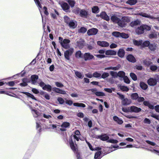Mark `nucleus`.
I'll return each instance as SVG.
<instances>
[{"mask_svg":"<svg viewBox=\"0 0 159 159\" xmlns=\"http://www.w3.org/2000/svg\"><path fill=\"white\" fill-rule=\"evenodd\" d=\"M80 133L78 130L75 131V134L71 136L69 139V144L71 149L74 152H76L77 151V145L75 143V140L78 141L79 139L83 140L80 136Z\"/></svg>","mask_w":159,"mask_h":159,"instance_id":"nucleus-1","label":"nucleus"},{"mask_svg":"<svg viewBox=\"0 0 159 159\" xmlns=\"http://www.w3.org/2000/svg\"><path fill=\"white\" fill-rule=\"evenodd\" d=\"M151 29V26L145 24H143L136 29L135 32L138 34H141L144 33V30L149 31Z\"/></svg>","mask_w":159,"mask_h":159,"instance_id":"nucleus-2","label":"nucleus"},{"mask_svg":"<svg viewBox=\"0 0 159 159\" xmlns=\"http://www.w3.org/2000/svg\"><path fill=\"white\" fill-rule=\"evenodd\" d=\"M73 11L75 14H79L81 17L87 18L89 16L88 12L84 9H81L77 8L74 9Z\"/></svg>","mask_w":159,"mask_h":159,"instance_id":"nucleus-3","label":"nucleus"},{"mask_svg":"<svg viewBox=\"0 0 159 159\" xmlns=\"http://www.w3.org/2000/svg\"><path fill=\"white\" fill-rule=\"evenodd\" d=\"M130 21V18L129 17L126 16L122 17L120 19V21L119 24V27L123 28L125 27L127 23Z\"/></svg>","mask_w":159,"mask_h":159,"instance_id":"nucleus-4","label":"nucleus"},{"mask_svg":"<svg viewBox=\"0 0 159 159\" xmlns=\"http://www.w3.org/2000/svg\"><path fill=\"white\" fill-rule=\"evenodd\" d=\"M136 15L141 16L144 17L151 19L153 20H157L159 21V17H155L150 14H148L147 13H144L143 12L139 13Z\"/></svg>","mask_w":159,"mask_h":159,"instance_id":"nucleus-5","label":"nucleus"},{"mask_svg":"<svg viewBox=\"0 0 159 159\" xmlns=\"http://www.w3.org/2000/svg\"><path fill=\"white\" fill-rule=\"evenodd\" d=\"M70 41L68 39H64L62 42H60V44L61 46L64 48L67 49L70 48V46L69 44Z\"/></svg>","mask_w":159,"mask_h":159,"instance_id":"nucleus-6","label":"nucleus"},{"mask_svg":"<svg viewBox=\"0 0 159 159\" xmlns=\"http://www.w3.org/2000/svg\"><path fill=\"white\" fill-rule=\"evenodd\" d=\"M74 49L73 48H71L66 51L64 53V55L65 58L67 60H70V56H71L73 53Z\"/></svg>","mask_w":159,"mask_h":159,"instance_id":"nucleus-7","label":"nucleus"},{"mask_svg":"<svg viewBox=\"0 0 159 159\" xmlns=\"http://www.w3.org/2000/svg\"><path fill=\"white\" fill-rule=\"evenodd\" d=\"M98 31V30L97 29L93 28L88 30L87 33L89 36L95 35L97 34Z\"/></svg>","mask_w":159,"mask_h":159,"instance_id":"nucleus-8","label":"nucleus"},{"mask_svg":"<svg viewBox=\"0 0 159 159\" xmlns=\"http://www.w3.org/2000/svg\"><path fill=\"white\" fill-rule=\"evenodd\" d=\"M111 19L113 22L117 23L119 26V24L120 21V18H118L115 15H114L111 16Z\"/></svg>","mask_w":159,"mask_h":159,"instance_id":"nucleus-9","label":"nucleus"},{"mask_svg":"<svg viewBox=\"0 0 159 159\" xmlns=\"http://www.w3.org/2000/svg\"><path fill=\"white\" fill-rule=\"evenodd\" d=\"M100 17L102 19L107 21H108L110 20L109 16L107 15L106 12L105 11L101 12L99 15Z\"/></svg>","mask_w":159,"mask_h":159,"instance_id":"nucleus-10","label":"nucleus"},{"mask_svg":"<svg viewBox=\"0 0 159 159\" xmlns=\"http://www.w3.org/2000/svg\"><path fill=\"white\" fill-rule=\"evenodd\" d=\"M84 58L85 61L89 60L94 58V56L89 53H86L84 55Z\"/></svg>","mask_w":159,"mask_h":159,"instance_id":"nucleus-11","label":"nucleus"},{"mask_svg":"<svg viewBox=\"0 0 159 159\" xmlns=\"http://www.w3.org/2000/svg\"><path fill=\"white\" fill-rule=\"evenodd\" d=\"M97 44L99 46L104 47H107L109 45V44L108 42L104 41H98L97 42Z\"/></svg>","mask_w":159,"mask_h":159,"instance_id":"nucleus-12","label":"nucleus"},{"mask_svg":"<svg viewBox=\"0 0 159 159\" xmlns=\"http://www.w3.org/2000/svg\"><path fill=\"white\" fill-rule=\"evenodd\" d=\"M148 83L150 85L154 86L156 84L157 81L156 79L151 78L148 80Z\"/></svg>","mask_w":159,"mask_h":159,"instance_id":"nucleus-13","label":"nucleus"},{"mask_svg":"<svg viewBox=\"0 0 159 159\" xmlns=\"http://www.w3.org/2000/svg\"><path fill=\"white\" fill-rule=\"evenodd\" d=\"M126 58L129 61L132 62H135L136 61L135 58L132 55L129 54L126 57Z\"/></svg>","mask_w":159,"mask_h":159,"instance_id":"nucleus-14","label":"nucleus"},{"mask_svg":"<svg viewBox=\"0 0 159 159\" xmlns=\"http://www.w3.org/2000/svg\"><path fill=\"white\" fill-rule=\"evenodd\" d=\"M141 23V21L138 20H137L131 22L130 23L129 25L131 27H133L134 26H137L140 24Z\"/></svg>","mask_w":159,"mask_h":159,"instance_id":"nucleus-15","label":"nucleus"},{"mask_svg":"<svg viewBox=\"0 0 159 159\" xmlns=\"http://www.w3.org/2000/svg\"><path fill=\"white\" fill-rule=\"evenodd\" d=\"M67 24L70 28L72 29H75L77 26V24L73 20H71Z\"/></svg>","mask_w":159,"mask_h":159,"instance_id":"nucleus-16","label":"nucleus"},{"mask_svg":"<svg viewBox=\"0 0 159 159\" xmlns=\"http://www.w3.org/2000/svg\"><path fill=\"white\" fill-rule=\"evenodd\" d=\"M130 111L135 112H138L141 111L140 108L134 106H131L130 108Z\"/></svg>","mask_w":159,"mask_h":159,"instance_id":"nucleus-17","label":"nucleus"},{"mask_svg":"<svg viewBox=\"0 0 159 159\" xmlns=\"http://www.w3.org/2000/svg\"><path fill=\"white\" fill-rule=\"evenodd\" d=\"M31 112L34 117H37L40 114L39 111L35 109H32Z\"/></svg>","mask_w":159,"mask_h":159,"instance_id":"nucleus-18","label":"nucleus"},{"mask_svg":"<svg viewBox=\"0 0 159 159\" xmlns=\"http://www.w3.org/2000/svg\"><path fill=\"white\" fill-rule=\"evenodd\" d=\"M98 138L103 141H106L109 138V137L106 134H103L101 135L98 136Z\"/></svg>","mask_w":159,"mask_h":159,"instance_id":"nucleus-19","label":"nucleus"},{"mask_svg":"<svg viewBox=\"0 0 159 159\" xmlns=\"http://www.w3.org/2000/svg\"><path fill=\"white\" fill-rule=\"evenodd\" d=\"M53 91L55 92L61 94H66V92L64 90H61L57 88H53L52 89Z\"/></svg>","mask_w":159,"mask_h":159,"instance_id":"nucleus-20","label":"nucleus"},{"mask_svg":"<svg viewBox=\"0 0 159 159\" xmlns=\"http://www.w3.org/2000/svg\"><path fill=\"white\" fill-rule=\"evenodd\" d=\"M61 6L63 10L65 11L68 10L70 8L68 4L66 2H62Z\"/></svg>","mask_w":159,"mask_h":159,"instance_id":"nucleus-21","label":"nucleus"},{"mask_svg":"<svg viewBox=\"0 0 159 159\" xmlns=\"http://www.w3.org/2000/svg\"><path fill=\"white\" fill-rule=\"evenodd\" d=\"M31 78L32 83L33 84H35L37 80L38 79L39 77L37 75H34L31 76Z\"/></svg>","mask_w":159,"mask_h":159,"instance_id":"nucleus-22","label":"nucleus"},{"mask_svg":"<svg viewBox=\"0 0 159 159\" xmlns=\"http://www.w3.org/2000/svg\"><path fill=\"white\" fill-rule=\"evenodd\" d=\"M116 54V52L112 50H108L105 52V54L107 55H114Z\"/></svg>","mask_w":159,"mask_h":159,"instance_id":"nucleus-23","label":"nucleus"},{"mask_svg":"<svg viewBox=\"0 0 159 159\" xmlns=\"http://www.w3.org/2000/svg\"><path fill=\"white\" fill-rule=\"evenodd\" d=\"M157 47V44L155 43H153L150 44V43L148 48L151 51H154L156 49Z\"/></svg>","mask_w":159,"mask_h":159,"instance_id":"nucleus-24","label":"nucleus"},{"mask_svg":"<svg viewBox=\"0 0 159 159\" xmlns=\"http://www.w3.org/2000/svg\"><path fill=\"white\" fill-rule=\"evenodd\" d=\"M121 67L120 65L118 64L116 66L114 67H109L106 68L105 69V70H117L119 69V68Z\"/></svg>","mask_w":159,"mask_h":159,"instance_id":"nucleus-25","label":"nucleus"},{"mask_svg":"<svg viewBox=\"0 0 159 159\" xmlns=\"http://www.w3.org/2000/svg\"><path fill=\"white\" fill-rule=\"evenodd\" d=\"M133 43L136 46L141 47L142 43V41L141 40L138 41L134 39L133 40Z\"/></svg>","mask_w":159,"mask_h":159,"instance_id":"nucleus-26","label":"nucleus"},{"mask_svg":"<svg viewBox=\"0 0 159 159\" xmlns=\"http://www.w3.org/2000/svg\"><path fill=\"white\" fill-rule=\"evenodd\" d=\"M101 153V151H98L97 152L94 156V159H100L101 157H100V156ZM78 159H81L78 156Z\"/></svg>","mask_w":159,"mask_h":159,"instance_id":"nucleus-27","label":"nucleus"},{"mask_svg":"<svg viewBox=\"0 0 159 159\" xmlns=\"http://www.w3.org/2000/svg\"><path fill=\"white\" fill-rule=\"evenodd\" d=\"M137 2V0H128L126 2V3L130 5H133L136 4Z\"/></svg>","mask_w":159,"mask_h":159,"instance_id":"nucleus-28","label":"nucleus"},{"mask_svg":"<svg viewBox=\"0 0 159 159\" xmlns=\"http://www.w3.org/2000/svg\"><path fill=\"white\" fill-rule=\"evenodd\" d=\"M118 55L120 57H123L125 55V51L122 49H120L117 53Z\"/></svg>","mask_w":159,"mask_h":159,"instance_id":"nucleus-29","label":"nucleus"},{"mask_svg":"<svg viewBox=\"0 0 159 159\" xmlns=\"http://www.w3.org/2000/svg\"><path fill=\"white\" fill-rule=\"evenodd\" d=\"M150 43L148 41H146L143 42H142L141 47L145 48L148 47L149 45H150Z\"/></svg>","mask_w":159,"mask_h":159,"instance_id":"nucleus-30","label":"nucleus"},{"mask_svg":"<svg viewBox=\"0 0 159 159\" xmlns=\"http://www.w3.org/2000/svg\"><path fill=\"white\" fill-rule=\"evenodd\" d=\"M140 85L141 88L144 90L148 88L147 85L143 82H141Z\"/></svg>","mask_w":159,"mask_h":159,"instance_id":"nucleus-31","label":"nucleus"},{"mask_svg":"<svg viewBox=\"0 0 159 159\" xmlns=\"http://www.w3.org/2000/svg\"><path fill=\"white\" fill-rule=\"evenodd\" d=\"M143 104L145 106H148L150 109H153L154 108L153 106L148 101L144 102Z\"/></svg>","mask_w":159,"mask_h":159,"instance_id":"nucleus-32","label":"nucleus"},{"mask_svg":"<svg viewBox=\"0 0 159 159\" xmlns=\"http://www.w3.org/2000/svg\"><path fill=\"white\" fill-rule=\"evenodd\" d=\"M75 74L76 76L79 78L82 79L84 77V75L79 72L75 71Z\"/></svg>","mask_w":159,"mask_h":159,"instance_id":"nucleus-33","label":"nucleus"},{"mask_svg":"<svg viewBox=\"0 0 159 159\" xmlns=\"http://www.w3.org/2000/svg\"><path fill=\"white\" fill-rule=\"evenodd\" d=\"M82 54L80 51H78L75 52V56L77 58H81L82 57Z\"/></svg>","mask_w":159,"mask_h":159,"instance_id":"nucleus-34","label":"nucleus"},{"mask_svg":"<svg viewBox=\"0 0 159 159\" xmlns=\"http://www.w3.org/2000/svg\"><path fill=\"white\" fill-rule=\"evenodd\" d=\"M131 100H122V103L124 105H129L131 103Z\"/></svg>","mask_w":159,"mask_h":159,"instance_id":"nucleus-35","label":"nucleus"},{"mask_svg":"<svg viewBox=\"0 0 159 159\" xmlns=\"http://www.w3.org/2000/svg\"><path fill=\"white\" fill-rule=\"evenodd\" d=\"M43 89L44 90L47 89L48 91H50L51 90L52 87L49 85H45Z\"/></svg>","mask_w":159,"mask_h":159,"instance_id":"nucleus-36","label":"nucleus"},{"mask_svg":"<svg viewBox=\"0 0 159 159\" xmlns=\"http://www.w3.org/2000/svg\"><path fill=\"white\" fill-rule=\"evenodd\" d=\"M66 1L70 5L71 7H73L74 6V5L75 3V2L74 0H66Z\"/></svg>","mask_w":159,"mask_h":159,"instance_id":"nucleus-37","label":"nucleus"},{"mask_svg":"<svg viewBox=\"0 0 159 159\" xmlns=\"http://www.w3.org/2000/svg\"><path fill=\"white\" fill-rule=\"evenodd\" d=\"M84 41L83 40L78 42L77 45L81 49L83 48L84 44Z\"/></svg>","mask_w":159,"mask_h":159,"instance_id":"nucleus-38","label":"nucleus"},{"mask_svg":"<svg viewBox=\"0 0 159 159\" xmlns=\"http://www.w3.org/2000/svg\"><path fill=\"white\" fill-rule=\"evenodd\" d=\"M125 73L123 71H120L117 73L118 76L122 78L124 77L125 76Z\"/></svg>","mask_w":159,"mask_h":159,"instance_id":"nucleus-39","label":"nucleus"},{"mask_svg":"<svg viewBox=\"0 0 159 159\" xmlns=\"http://www.w3.org/2000/svg\"><path fill=\"white\" fill-rule=\"evenodd\" d=\"M92 11L93 13H96L99 10V8L98 6H94L92 8Z\"/></svg>","mask_w":159,"mask_h":159,"instance_id":"nucleus-40","label":"nucleus"},{"mask_svg":"<svg viewBox=\"0 0 159 159\" xmlns=\"http://www.w3.org/2000/svg\"><path fill=\"white\" fill-rule=\"evenodd\" d=\"M74 105L75 106L81 107H85L84 104L82 103H74Z\"/></svg>","mask_w":159,"mask_h":159,"instance_id":"nucleus-41","label":"nucleus"},{"mask_svg":"<svg viewBox=\"0 0 159 159\" xmlns=\"http://www.w3.org/2000/svg\"><path fill=\"white\" fill-rule=\"evenodd\" d=\"M130 76L133 80L134 81L137 80V77L135 74L133 73H131L130 74Z\"/></svg>","mask_w":159,"mask_h":159,"instance_id":"nucleus-42","label":"nucleus"},{"mask_svg":"<svg viewBox=\"0 0 159 159\" xmlns=\"http://www.w3.org/2000/svg\"><path fill=\"white\" fill-rule=\"evenodd\" d=\"M119 87L121 90L123 91H127L129 90L128 88L126 86L120 85Z\"/></svg>","mask_w":159,"mask_h":159,"instance_id":"nucleus-43","label":"nucleus"},{"mask_svg":"<svg viewBox=\"0 0 159 159\" xmlns=\"http://www.w3.org/2000/svg\"><path fill=\"white\" fill-rule=\"evenodd\" d=\"M22 81L23 82L20 84V85L22 86H25L27 85L26 82H27L26 79H23Z\"/></svg>","mask_w":159,"mask_h":159,"instance_id":"nucleus-44","label":"nucleus"},{"mask_svg":"<svg viewBox=\"0 0 159 159\" xmlns=\"http://www.w3.org/2000/svg\"><path fill=\"white\" fill-rule=\"evenodd\" d=\"M87 29L84 27H82L79 30L78 32L79 33H84L87 31Z\"/></svg>","mask_w":159,"mask_h":159,"instance_id":"nucleus-45","label":"nucleus"},{"mask_svg":"<svg viewBox=\"0 0 159 159\" xmlns=\"http://www.w3.org/2000/svg\"><path fill=\"white\" fill-rule=\"evenodd\" d=\"M70 125V124L67 122H65L63 123L61 125V127L62 128H66L68 127Z\"/></svg>","mask_w":159,"mask_h":159,"instance_id":"nucleus-46","label":"nucleus"},{"mask_svg":"<svg viewBox=\"0 0 159 159\" xmlns=\"http://www.w3.org/2000/svg\"><path fill=\"white\" fill-rule=\"evenodd\" d=\"M101 76V74L98 73L97 72H95L93 74V77L95 78H98Z\"/></svg>","mask_w":159,"mask_h":159,"instance_id":"nucleus-47","label":"nucleus"},{"mask_svg":"<svg viewBox=\"0 0 159 159\" xmlns=\"http://www.w3.org/2000/svg\"><path fill=\"white\" fill-rule=\"evenodd\" d=\"M131 98L133 99H137L139 98L138 94L136 93H134L133 94L131 95Z\"/></svg>","mask_w":159,"mask_h":159,"instance_id":"nucleus-48","label":"nucleus"},{"mask_svg":"<svg viewBox=\"0 0 159 159\" xmlns=\"http://www.w3.org/2000/svg\"><path fill=\"white\" fill-rule=\"evenodd\" d=\"M64 21L67 24H68L70 21V18L67 16H65L64 17Z\"/></svg>","mask_w":159,"mask_h":159,"instance_id":"nucleus-49","label":"nucleus"},{"mask_svg":"<svg viewBox=\"0 0 159 159\" xmlns=\"http://www.w3.org/2000/svg\"><path fill=\"white\" fill-rule=\"evenodd\" d=\"M120 36L124 38H127L129 37L128 34L123 33H120Z\"/></svg>","mask_w":159,"mask_h":159,"instance_id":"nucleus-50","label":"nucleus"},{"mask_svg":"<svg viewBox=\"0 0 159 159\" xmlns=\"http://www.w3.org/2000/svg\"><path fill=\"white\" fill-rule=\"evenodd\" d=\"M115 90V89L114 88H112L111 89H109V88H105L104 89V90L107 92H108L109 93H111L112 91V90L114 91Z\"/></svg>","mask_w":159,"mask_h":159,"instance_id":"nucleus-51","label":"nucleus"},{"mask_svg":"<svg viewBox=\"0 0 159 159\" xmlns=\"http://www.w3.org/2000/svg\"><path fill=\"white\" fill-rule=\"evenodd\" d=\"M109 76V74L108 73L104 72L101 75L102 78L105 79Z\"/></svg>","mask_w":159,"mask_h":159,"instance_id":"nucleus-52","label":"nucleus"},{"mask_svg":"<svg viewBox=\"0 0 159 159\" xmlns=\"http://www.w3.org/2000/svg\"><path fill=\"white\" fill-rule=\"evenodd\" d=\"M123 79L124 80V82L127 83V84H129V83L130 81L128 78V77L126 76H125L123 77Z\"/></svg>","mask_w":159,"mask_h":159,"instance_id":"nucleus-53","label":"nucleus"},{"mask_svg":"<svg viewBox=\"0 0 159 159\" xmlns=\"http://www.w3.org/2000/svg\"><path fill=\"white\" fill-rule=\"evenodd\" d=\"M43 117L46 119H50L52 118V116L49 114H46L44 113L43 114Z\"/></svg>","mask_w":159,"mask_h":159,"instance_id":"nucleus-54","label":"nucleus"},{"mask_svg":"<svg viewBox=\"0 0 159 159\" xmlns=\"http://www.w3.org/2000/svg\"><path fill=\"white\" fill-rule=\"evenodd\" d=\"M108 142L114 143H116L118 142V141H117L116 140L114 139H109L108 140Z\"/></svg>","mask_w":159,"mask_h":159,"instance_id":"nucleus-55","label":"nucleus"},{"mask_svg":"<svg viewBox=\"0 0 159 159\" xmlns=\"http://www.w3.org/2000/svg\"><path fill=\"white\" fill-rule=\"evenodd\" d=\"M112 35L116 37L120 36V33L119 32H114L112 33Z\"/></svg>","mask_w":159,"mask_h":159,"instance_id":"nucleus-56","label":"nucleus"},{"mask_svg":"<svg viewBox=\"0 0 159 159\" xmlns=\"http://www.w3.org/2000/svg\"><path fill=\"white\" fill-rule=\"evenodd\" d=\"M157 37V35L154 33H152L148 35V37L150 39L155 38Z\"/></svg>","mask_w":159,"mask_h":159,"instance_id":"nucleus-57","label":"nucleus"},{"mask_svg":"<svg viewBox=\"0 0 159 159\" xmlns=\"http://www.w3.org/2000/svg\"><path fill=\"white\" fill-rule=\"evenodd\" d=\"M86 142L87 143V144L88 145L89 147V148H90V149L91 150H92V151H94V150H97V149L93 148H92V145L88 142L86 140Z\"/></svg>","mask_w":159,"mask_h":159,"instance_id":"nucleus-58","label":"nucleus"},{"mask_svg":"<svg viewBox=\"0 0 159 159\" xmlns=\"http://www.w3.org/2000/svg\"><path fill=\"white\" fill-rule=\"evenodd\" d=\"M55 84L57 87H62L64 86L62 84L58 82H56L55 83Z\"/></svg>","mask_w":159,"mask_h":159,"instance_id":"nucleus-59","label":"nucleus"},{"mask_svg":"<svg viewBox=\"0 0 159 159\" xmlns=\"http://www.w3.org/2000/svg\"><path fill=\"white\" fill-rule=\"evenodd\" d=\"M150 69L152 71H155L157 69V67L156 66H152L150 67Z\"/></svg>","mask_w":159,"mask_h":159,"instance_id":"nucleus-60","label":"nucleus"},{"mask_svg":"<svg viewBox=\"0 0 159 159\" xmlns=\"http://www.w3.org/2000/svg\"><path fill=\"white\" fill-rule=\"evenodd\" d=\"M144 63L147 65H149L152 63V62L148 60H146L144 61Z\"/></svg>","mask_w":159,"mask_h":159,"instance_id":"nucleus-61","label":"nucleus"},{"mask_svg":"<svg viewBox=\"0 0 159 159\" xmlns=\"http://www.w3.org/2000/svg\"><path fill=\"white\" fill-rule=\"evenodd\" d=\"M95 94L98 96H103L104 95V94L101 92H96L95 93Z\"/></svg>","mask_w":159,"mask_h":159,"instance_id":"nucleus-62","label":"nucleus"},{"mask_svg":"<svg viewBox=\"0 0 159 159\" xmlns=\"http://www.w3.org/2000/svg\"><path fill=\"white\" fill-rule=\"evenodd\" d=\"M26 93L27 96L28 97H29L32 99H36L34 97V96L33 95H32V94H31L29 93Z\"/></svg>","mask_w":159,"mask_h":159,"instance_id":"nucleus-63","label":"nucleus"},{"mask_svg":"<svg viewBox=\"0 0 159 159\" xmlns=\"http://www.w3.org/2000/svg\"><path fill=\"white\" fill-rule=\"evenodd\" d=\"M110 47L111 48H115L117 47V45L115 43H112L110 45Z\"/></svg>","mask_w":159,"mask_h":159,"instance_id":"nucleus-64","label":"nucleus"}]
</instances>
